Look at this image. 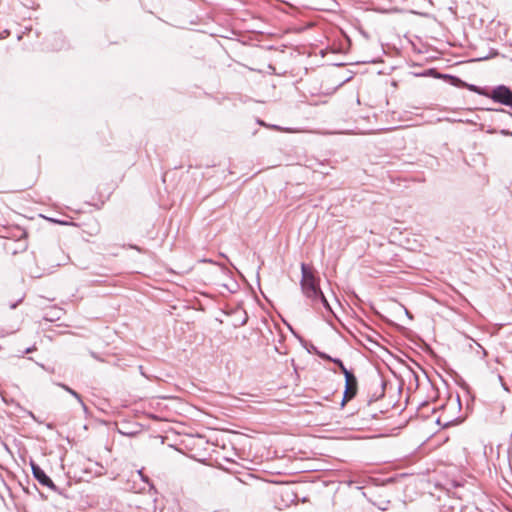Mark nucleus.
<instances>
[{"label":"nucleus","instance_id":"obj_1","mask_svg":"<svg viewBox=\"0 0 512 512\" xmlns=\"http://www.w3.org/2000/svg\"><path fill=\"white\" fill-rule=\"evenodd\" d=\"M300 287L303 295L311 302L322 291L319 286V279L314 275L311 268L305 263L301 264Z\"/></svg>","mask_w":512,"mask_h":512},{"label":"nucleus","instance_id":"obj_2","mask_svg":"<svg viewBox=\"0 0 512 512\" xmlns=\"http://www.w3.org/2000/svg\"><path fill=\"white\" fill-rule=\"evenodd\" d=\"M489 97L497 103L512 108V90L505 85H499L493 88Z\"/></svg>","mask_w":512,"mask_h":512},{"label":"nucleus","instance_id":"obj_3","mask_svg":"<svg viewBox=\"0 0 512 512\" xmlns=\"http://www.w3.org/2000/svg\"><path fill=\"white\" fill-rule=\"evenodd\" d=\"M345 377V389L341 405L344 406L349 400L355 397L357 393L358 381L353 372L347 374Z\"/></svg>","mask_w":512,"mask_h":512},{"label":"nucleus","instance_id":"obj_4","mask_svg":"<svg viewBox=\"0 0 512 512\" xmlns=\"http://www.w3.org/2000/svg\"><path fill=\"white\" fill-rule=\"evenodd\" d=\"M31 470L34 478L43 486L50 488L51 490L58 492V487L54 484L51 478L44 472V470L36 463L31 461Z\"/></svg>","mask_w":512,"mask_h":512},{"label":"nucleus","instance_id":"obj_5","mask_svg":"<svg viewBox=\"0 0 512 512\" xmlns=\"http://www.w3.org/2000/svg\"><path fill=\"white\" fill-rule=\"evenodd\" d=\"M318 304H322V306L330 313L333 314V310L328 302V300L326 299V297L324 296L323 292L321 291L315 300H312L311 301V305L313 307H316Z\"/></svg>","mask_w":512,"mask_h":512},{"label":"nucleus","instance_id":"obj_6","mask_svg":"<svg viewBox=\"0 0 512 512\" xmlns=\"http://www.w3.org/2000/svg\"><path fill=\"white\" fill-rule=\"evenodd\" d=\"M57 386L61 387L62 389H64L65 391H67L69 394H71L79 403L80 405L83 407L84 410L87 409L86 405L84 404L81 396L79 393H77L75 390H73L72 388H70L69 386H67L66 384L64 383H55Z\"/></svg>","mask_w":512,"mask_h":512},{"label":"nucleus","instance_id":"obj_7","mask_svg":"<svg viewBox=\"0 0 512 512\" xmlns=\"http://www.w3.org/2000/svg\"><path fill=\"white\" fill-rule=\"evenodd\" d=\"M373 10L380 12V13H385V14H399V13L405 12L404 10L399 9L396 6H389V7L377 6V7H374Z\"/></svg>","mask_w":512,"mask_h":512},{"label":"nucleus","instance_id":"obj_8","mask_svg":"<svg viewBox=\"0 0 512 512\" xmlns=\"http://www.w3.org/2000/svg\"><path fill=\"white\" fill-rule=\"evenodd\" d=\"M333 363H335L339 367L344 376L352 372L345 367L343 361L339 358L333 359Z\"/></svg>","mask_w":512,"mask_h":512},{"label":"nucleus","instance_id":"obj_9","mask_svg":"<svg viewBox=\"0 0 512 512\" xmlns=\"http://www.w3.org/2000/svg\"><path fill=\"white\" fill-rule=\"evenodd\" d=\"M316 355L319 356L321 359L328 360L331 362H333V359H334L331 356H329L328 354L321 352V351H316Z\"/></svg>","mask_w":512,"mask_h":512},{"label":"nucleus","instance_id":"obj_10","mask_svg":"<svg viewBox=\"0 0 512 512\" xmlns=\"http://www.w3.org/2000/svg\"><path fill=\"white\" fill-rule=\"evenodd\" d=\"M138 474H139V476H140V478H141V480H142V481H144V482L148 483V484L150 485V487H151V488H154L153 484H152V483H150V480H149L148 476H146V475L143 473V471H142V470H139V471H138Z\"/></svg>","mask_w":512,"mask_h":512},{"label":"nucleus","instance_id":"obj_11","mask_svg":"<svg viewBox=\"0 0 512 512\" xmlns=\"http://www.w3.org/2000/svg\"><path fill=\"white\" fill-rule=\"evenodd\" d=\"M467 87H468V89H469L470 91L480 93V92H479V87H477V86H475V85H473V84L467 85Z\"/></svg>","mask_w":512,"mask_h":512},{"label":"nucleus","instance_id":"obj_12","mask_svg":"<svg viewBox=\"0 0 512 512\" xmlns=\"http://www.w3.org/2000/svg\"><path fill=\"white\" fill-rule=\"evenodd\" d=\"M34 350H36L35 346H33V347H29V348H27V349L24 351V353L28 354V353L33 352Z\"/></svg>","mask_w":512,"mask_h":512},{"label":"nucleus","instance_id":"obj_13","mask_svg":"<svg viewBox=\"0 0 512 512\" xmlns=\"http://www.w3.org/2000/svg\"><path fill=\"white\" fill-rule=\"evenodd\" d=\"M409 12H410V13H412V14H418V15H420V16H427V14H426V13H423V12H416V11H413V10H411V11H409Z\"/></svg>","mask_w":512,"mask_h":512},{"label":"nucleus","instance_id":"obj_14","mask_svg":"<svg viewBox=\"0 0 512 512\" xmlns=\"http://www.w3.org/2000/svg\"><path fill=\"white\" fill-rule=\"evenodd\" d=\"M20 301H21V299H20L18 302L14 303V304H11V306H10V307H11V309L16 308V306L18 305V303H19Z\"/></svg>","mask_w":512,"mask_h":512},{"label":"nucleus","instance_id":"obj_15","mask_svg":"<svg viewBox=\"0 0 512 512\" xmlns=\"http://www.w3.org/2000/svg\"><path fill=\"white\" fill-rule=\"evenodd\" d=\"M312 351H314V353L316 354V351L318 350L316 349V347L312 346Z\"/></svg>","mask_w":512,"mask_h":512},{"label":"nucleus","instance_id":"obj_16","mask_svg":"<svg viewBox=\"0 0 512 512\" xmlns=\"http://www.w3.org/2000/svg\"><path fill=\"white\" fill-rule=\"evenodd\" d=\"M62 46H55L54 49H61Z\"/></svg>","mask_w":512,"mask_h":512}]
</instances>
